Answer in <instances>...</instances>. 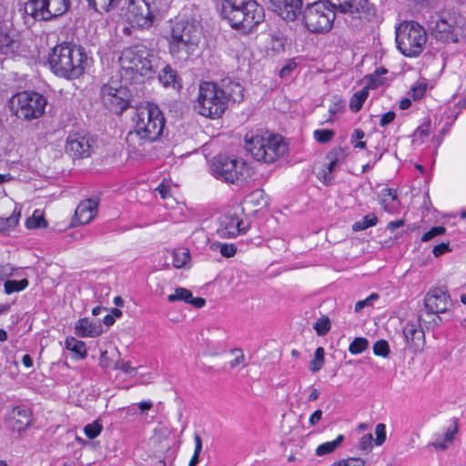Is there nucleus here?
<instances>
[{"instance_id": "obj_11", "label": "nucleus", "mask_w": 466, "mask_h": 466, "mask_svg": "<svg viewBox=\"0 0 466 466\" xmlns=\"http://www.w3.org/2000/svg\"><path fill=\"white\" fill-rule=\"evenodd\" d=\"M46 106V97L35 91H24L13 96L10 107L17 118L32 120L39 118Z\"/></svg>"}, {"instance_id": "obj_26", "label": "nucleus", "mask_w": 466, "mask_h": 466, "mask_svg": "<svg viewBox=\"0 0 466 466\" xmlns=\"http://www.w3.org/2000/svg\"><path fill=\"white\" fill-rule=\"evenodd\" d=\"M76 334L82 338H94L97 337L102 332L100 325L91 322L88 319L84 318L79 319L75 325Z\"/></svg>"}, {"instance_id": "obj_8", "label": "nucleus", "mask_w": 466, "mask_h": 466, "mask_svg": "<svg viewBox=\"0 0 466 466\" xmlns=\"http://www.w3.org/2000/svg\"><path fill=\"white\" fill-rule=\"evenodd\" d=\"M460 15L451 11H441L432 14L428 22L431 35L443 43H458L462 34Z\"/></svg>"}, {"instance_id": "obj_2", "label": "nucleus", "mask_w": 466, "mask_h": 466, "mask_svg": "<svg viewBox=\"0 0 466 466\" xmlns=\"http://www.w3.org/2000/svg\"><path fill=\"white\" fill-rule=\"evenodd\" d=\"M221 15L232 28L248 34L264 20V10L256 0H223Z\"/></svg>"}, {"instance_id": "obj_12", "label": "nucleus", "mask_w": 466, "mask_h": 466, "mask_svg": "<svg viewBox=\"0 0 466 466\" xmlns=\"http://www.w3.org/2000/svg\"><path fill=\"white\" fill-rule=\"evenodd\" d=\"M211 172L216 178L231 184L243 181L249 175L248 167L244 160L226 155H218L213 158Z\"/></svg>"}, {"instance_id": "obj_44", "label": "nucleus", "mask_w": 466, "mask_h": 466, "mask_svg": "<svg viewBox=\"0 0 466 466\" xmlns=\"http://www.w3.org/2000/svg\"><path fill=\"white\" fill-rule=\"evenodd\" d=\"M335 136V132L331 129H317L313 133L315 140L320 144L329 142Z\"/></svg>"}, {"instance_id": "obj_24", "label": "nucleus", "mask_w": 466, "mask_h": 466, "mask_svg": "<svg viewBox=\"0 0 466 466\" xmlns=\"http://www.w3.org/2000/svg\"><path fill=\"white\" fill-rule=\"evenodd\" d=\"M97 202L93 199H85L81 201L76 208L75 218L79 224L89 223L96 216Z\"/></svg>"}, {"instance_id": "obj_43", "label": "nucleus", "mask_w": 466, "mask_h": 466, "mask_svg": "<svg viewBox=\"0 0 466 466\" xmlns=\"http://www.w3.org/2000/svg\"><path fill=\"white\" fill-rule=\"evenodd\" d=\"M102 430V424L96 420L92 423L86 425L84 428V432L88 439L93 440L101 433Z\"/></svg>"}, {"instance_id": "obj_16", "label": "nucleus", "mask_w": 466, "mask_h": 466, "mask_svg": "<svg viewBox=\"0 0 466 466\" xmlns=\"http://www.w3.org/2000/svg\"><path fill=\"white\" fill-rule=\"evenodd\" d=\"M217 234L221 238H232L245 234L248 228L243 226V220L233 214H224L219 218Z\"/></svg>"}, {"instance_id": "obj_38", "label": "nucleus", "mask_w": 466, "mask_h": 466, "mask_svg": "<svg viewBox=\"0 0 466 466\" xmlns=\"http://www.w3.org/2000/svg\"><path fill=\"white\" fill-rule=\"evenodd\" d=\"M378 218L375 214H368L362 218L361 220L356 221L352 225V229L354 231H360L367 229L370 227H373L377 224Z\"/></svg>"}, {"instance_id": "obj_29", "label": "nucleus", "mask_w": 466, "mask_h": 466, "mask_svg": "<svg viewBox=\"0 0 466 466\" xmlns=\"http://www.w3.org/2000/svg\"><path fill=\"white\" fill-rule=\"evenodd\" d=\"M88 5L97 13H107L116 8L121 0H86Z\"/></svg>"}, {"instance_id": "obj_20", "label": "nucleus", "mask_w": 466, "mask_h": 466, "mask_svg": "<svg viewBox=\"0 0 466 466\" xmlns=\"http://www.w3.org/2000/svg\"><path fill=\"white\" fill-rule=\"evenodd\" d=\"M407 346L414 352L422 350L425 344V334L420 327V320L418 323L408 322L402 330Z\"/></svg>"}, {"instance_id": "obj_45", "label": "nucleus", "mask_w": 466, "mask_h": 466, "mask_svg": "<svg viewBox=\"0 0 466 466\" xmlns=\"http://www.w3.org/2000/svg\"><path fill=\"white\" fill-rule=\"evenodd\" d=\"M314 329L319 336L326 335L330 329V322L329 318H319L314 324Z\"/></svg>"}, {"instance_id": "obj_27", "label": "nucleus", "mask_w": 466, "mask_h": 466, "mask_svg": "<svg viewBox=\"0 0 466 466\" xmlns=\"http://www.w3.org/2000/svg\"><path fill=\"white\" fill-rule=\"evenodd\" d=\"M344 157V151L341 147H337L332 150H330L327 155V159L329 160V164L327 166V170H324L323 175V181L325 184L329 185L332 181V177L330 176V173H332L337 166L339 165V162L340 159H342Z\"/></svg>"}, {"instance_id": "obj_50", "label": "nucleus", "mask_w": 466, "mask_h": 466, "mask_svg": "<svg viewBox=\"0 0 466 466\" xmlns=\"http://www.w3.org/2000/svg\"><path fill=\"white\" fill-rule=\"evenodd\" d=\"M221 255L225 258H231L237 252V248L234 244L218 243Z\"/></svg>"}, {"instance_id": "obj_52", "label": "nucleus", "mask_w": 466, "mask_h": 466, "mask_svg": "<svg viewBox=\"0 0 466 466\" xmlns=\"http://www.w3.org/2000/svg\"><path fill=\"white\" fill-rule=\"evenodd\" d=\"M231 353L236 355L235 359L229 362L231 369L238 367L245 361V355L240 349H233L231 350Z\"/></svg>"}, {"instance_id": "obj_15", "label": "nucleus", "mask_w": 466, "mask_h": 466, "mask_svg": "<svg viewBox=\"0 0 466 466\" xmlns=\"http://www.w3.org/2000/svg\"><path fill=\"white\" fill-rule=\"evenodd\" d=\"M152 4L153 0H129L126 13L128 22L134 26L150 27L155 18Z\"/></svg>"}, {"instance_id": "obj_32", "label": "nucleus", "mask_w": 466, "mask_h": 466, "mask_svg": "<svg viewBox=\"0 0 466 466\" xmlns=\"http://www.w3.org/2000/svg\"><path fill=\"white\" fill-rule=\"evenodd\" d=\"M344 441L343 435H339L334 441H327L318 446L316 449L317 456H324L332 453Z\"/></svg>"}, {"instance_id": "obj_55", "label": "nucleus", "mask_w": 466, "mask_h": 466, "mask_svg": "<svg viewBox=\"0 0 466 466\" xmlns=\"http://www.w3.org/2000/svg\"><path fill=\"white\" fill-rule=\"evenodd\" d=\"M297 64L293 60H289L287 64L280 69L279 76L281 78L287 77L296 68Z\"/></svg>"}, {"instance_id": "obj_60", "label": "nucleus", "mask_w": 466, "mask_h": 466, "mask_svg": "<svg viewBox=\"0 0 466 466\" xmlns=\"http://www.w3.org/2000/svg\"><path fill=\"white\" fill-rule=\"evenodd\" d=\"M457 431H458V425L455 422L453 428L447 429V431H446V432H445V434L443 436L445 438V442L452 443V441L454 440V436L457 433Z\"/></svg>"}, {"instance_id": "obj_23", "label": "nucleus", "mask_w": 466, "mask_h": 466, "mask_svg": "<svg viewBox=\"0 0 466 466\" xmlns=\"http://www.w3.org/2000/svg\"><path fill=\"white\" fill-rule=\"evenodd\" d=\"M9 427L12 431H21L31 424V412L26 407H15L9 414Z\"/></svg>"}, {"instance_id": "obj_47", "label": "nucleus", "mask_w": 466, "mask_h": 466, "mask_svg": "<svg viewBox=\"0 0 466 466\" xmlns=\"http://www.w3.org/2000/svg\"><path fill=\"white\" fill-rule=\"evenodd\" d=\"M365 463L366 461L362 458L351 457L348 459L339 460L331 464L330 466H364Z\"/></svg>"}, {"instance_id": "obj_19", "label": "nucleus", "mask_w": 466, "mask_h": 466, "mask_svg": "<svg viewBox=\"0 0 466 466\" xmlns=\"http://www.w3.org/2000/svg\"><path fill=\"white\" fill-rule=\"evenodd\" d=\"M449 295L442 288L431 289L425 296L424 307L428 313L439 314L447 310Z\"/></svg>"}, {"instance_id": "obj_62", "label": "nucleus", "mask_w": 466, "mask_h": 466, "mask_svg": "<svg viewBox=\"0 0 466 466\" xmlns=\"http://www.w3.org/2000/svg\"><path fill=\"white\" fill-rule=\"evenodd\" d=\"M99 365L103 368V369H108L110 368L111 366V361L110 360L108 359L107 357V351L105 350L101 353L100 355V359H99Z\"/></svg>"}, {"instance_id": "obj_3", "label": "nucleus", "mask_w": 466, "mask_h": 466, "mask_svg": "<svg viewBox=\"0 0 466 466\" xmlns=\"http://www.w3.org/2000/svg\"><path fill=\"white\" fill-rule=\"evenodd\" d=\"M135 130L127 135V142L130 147L136 148L137 139L144 142L157 140L162 134L165 119L157 106L147 104L136 109L133 116Z\"/></svg>"}, {"instance_id": "obj_59", "label": "nucleus", "mask_w": 466, "mask_h": 466, "mask_svg": "<svg viewBox=\"0 0 466 466\" xmlns=\"http://www.w3.org/2000/svg\"><path fill=\"white\" fill-rule=\"evenodd\" d=\"M395 118V113L393 111H389L383 114L380 119V125L381 127H385L391 123Z\"/></svg>"}, {"instance_id": "obj_22", "label": "nucleus", "mask_w": 466, "mask_h": 466, "mask_svg": "<svg viewBox=\"0 0 466 466\" xmlns=\"http://www.w3.org/2000/svg\"><path fill=\"white\" fill-rule=\"evenodd\" d=\"M21 42L14 30L0 28V55L5 56H15L20 48Z\"/></svg>"}, {"instance_id": "obj_63", "label": "nucleus", "mask_w": 466, "mask_h": 466, "mask_svg": "<svg viewBox=\"0 0 466 466\" xmlns=\"http://www.w3.org/2000/svg\"><path fill=\"white\" fill-rule=\"evenodd\" d=\"M321 417H322V410H315L309 417V424L311 426H314L316 425L320 420H321Z\"/></svg>"}, {"instance_id": "obj_61", "label": "nucleus", "mask_w": 466, "mask_h": 466, "mask_svg": "<svg viewBox=\"0 0 466 466\" xmlns=\"http://www.w3.org/2000/svg\"><path fill=\"white\" fill-rule=\"evenodd\" d=\"M451 443V442H445V438L442 437L441 439H437L434 442L431 443V445L438 450H446Z\"/></svg>"}, {"instance_id": "obj_21", "label": "nucleus", "mask_w": 466, "mask_h": 466, "mask_svg": "<svg viewBox=\"0 0 466 466\" xmlns=\"http://www.w3.org/2000/svg\"><path fill=\"white\" fill-rule=\"evenodd\" d=\"M276 13L284 20L295 21L301 12L302 0H268Z\"/></svg>"}, {"instance_id": "obj_14", "label": "nucleus", "mask_w": 466, "mask_h": 466, "mask_svg": "<svg viewBox=\"0 0 466 466\" xmlns=\"http://www.w3.org/2000/svg\"><path fill=\"white\" fill-rule=\"evenodd\" d=\"M103 105L111 112L120 115L129 106L130 92L126 86L106 84L101 87Z\"/></svg>"}, {"instance_id": "obj_39", "label": "nucleus", "mask_w": 466, "mask_h": 466, "mask_svg": "<svg viewBox=\"0 0 466 466\" xmlns=\"http://www.w3.org/2000/svg\"><path fill=\"white\" fill-rule=\"evenodd\" d=\"M28 286V280L23 279L21 280L8 279L5 282V291L6 294H12L25 289Z\"/></svg>"}, {"instance_id": "obj_41", "label": "nucleus", "mask_w": 466, "mask_h": 466, "mask_svg": "<svg viewBox=\"0 0 466 466\" xmlns=\"http://www.w3.org/2000/svg\"><path fill=\"white\" fill-rule=\"evenodd\" d=\"M368 346L369 341L367 339L362 337L355 338L349 346V351L354 355L360 354L368 349Z\"/></svg>"}, {"instance_id": "obj_31", "label": "nucleus", "mask_w": 466, "mask_h": 466, "mask_svg": "<svg viewBox=\"0 0 466 466\" xmlns=\"http://www.w3.org/2000/svg\"><path fill=\"white\" fill-rule=\"evenodd\" d=\"M368 96V87H363L362 89L354 93L350 101V109L354 113L360 111L363 106V103L366 101Z\"/></svg>"}, {"instance_id": "obj_5", "label": "nucleus", "mask_w": 466, "mask_h": 466, "mask_svg": "<svg viewBox=\"0 0 466 466\" xmlns=\"http://www.w3.org/2000/svg\"><path fill=\"white\" fill-rule=\"evenodd\" d=\"M245 147L256 160L265 163H273L288 150L281 136L259 130L246 134Z\"/></svg>"}, {"instance_id": "obj_46", "label": "nucleus", "mask_w": 466, "mask_h": 466, "mask_svg": "<svg viewBox=\"0 0 466 466\" xmlns=\"http://www.w3.org/2000/svg\"><path fill=\"white\" fill-rule=\"evenodd\" d=\"M373 352L377 356L387 357L390 354L389 343L385 339H380L373 345Z\"/></svg>"}, {"instance_id": "obj_30", "label": "nucleus", "mask_w": 466, "mask_h": 466, "mask_svg": "<svg viewBox=\"0 0 466 466\" xmlns=\"http://www.w3.org/2000/svg\"><path fill=\"white\" fill-rule=\"evenodd\" d=\"M66 348L76 353L78 359H85L87 356V350L86 343L82 340H78L74 337L66 338Z\"/></svg>"}, {"instance_id": "obj_49", "label": "nucleus", "mask_w": 466, "mask_h": 466, "mask_svg": "<svg viewBox=\"0 0 466 466\" xmlns=\"http://www.w3.org/2000/svg\"><path fill=\"white\" fill-rule=\"evenodd\" d=\"M430 131H431V121L427 120L416 128L413 136L416 138L423 139L424 137H426L430 135Z\"/></svg>"}, {"instance_id": "obj_17", "label": "nucleus", "mask_w": 466, "mask_h": 466, "mask_svg": "<svg viewBox=\"0 0 466 466\" xmlns=\"http://www.w3.org/2000/svg\"><path fill=\"white\" fill-rule=\"evenodd\" d=\"M218 93L224 97L225 104L228 106L230 102H241L244 97V87L242 85L230 77H225L218 82H215Z\"/></svg>"}, {"instance_id": "obj_6", "label": "nucleus", "mask_w": 466, "mask_h": 466, "mask_svg": "<svg viewBox=\"0 0 466 466\" xmlns=\"http://www.w3.org/2000/svg\"><path fill=\"white\" fill-rule=\"evenodd\" d=\"M200 29L193 22L177 21L168 37L169 53L178 60H187L198 49Z\"/></svg>"}, {"instance_id": "obj_53", "label": "nucleus", "mask_w": 466, "mask_h": 466, "mask_svg": "<svg viewBox=\"0 0 466 466\" xmlns=\"http://www.w3.org/2000/svg\"><path fill=\"white\" fill-rule=\"evenodd\" d=\"M372 435L365 434L360 438L359 448L362 451H370L372 447Z\"/></svg>"}, {"instance_id": "obj_48", "label": "nucleus", "mask_w": 466, "mask_h": 466, "mask_svg": "<svg viewBox=\"0 0 466 466\" xmlns=\"http://www.w3.org/2000/svg\"><path fill=\"white\" fill-rule=\"evenodd\" d=\"M446 232V228L442 226H437L431 228L429 231L423 234L421 237L422 242H428L437 236L443 235Z\"/></svg>"}, {"instance_id": "obj_42", "label": "nucleus", "mask_w": 466, "mask_h": 466, "mask_svg": "<svg viewBox=\"0 0 466 466\" xmlns=\"http://www.w3.org/2000/svg\"><path fill=\"white\" fill-rule=\"evenodd\" d=\"M21 216L20 208H15L12 214L6 218H0L1 226L3 228H15L19 221Z\"/></svg>"}, {"instance_id": "obj_54", "label": "nucleus", "mask_w": 466, "mask_h": 466, "mask_svg": "<svg viewBox=\"0 0 466 466\" xmlns=\"http://www.w3.org/2000/svg\"><path fill=\"white\" fill-rule=\"evenodd\" d=\"M427 89V84L420 83L417 86H414L411 89L413 99L417 100L423 96Z\"/></svg>"}, {"instance_id": "obj_28", "label": "nucleus", "mask_w": 466, "mask_h": 466, "mask_svg": "<svg viewBox=\"0 0 466 466\" xmlns=\"http://www.w3.org/2000/svg\"><path fill=\"white\" fill-rule=\"evenodd\" d=\"M380 204L383 209L389 213H394L398 204V195L396 189L383 188L380 194Z\"/></svg>"}, {"instance_id": "obj_9", "label": "nucleus", "mask_w": 466, "mask_h": 466, "mask_svg": "<svg viewBox=\"0 0 466 466\" xmlns=\"http://www.w3.org/2000/svg\"><path fill=\"white\" fill-rule=\"evenodd\" d=\"M427 41L426 31L418 22L405 21L396 28V43L405 56H419Z\"/></svg>"}, {"instance_id": "obj_33", "label": "nucleus", "mask_w": 466, "mask_h": 466, "mask_svg": "<svg viewBox=\"0 0 466 466\" xmlns=\"http://www.w3.org/2000/svg\"><path fill=\"white\" fill-rule=\"evenodd\" d=\"M285 42L286 38L282 34L271 33L269 34L268 48L271 50L274 55L279 54L285 50Z\"/></svg>"}, {"instance_id": "obj_56", "label": "nucleus", "mask_w": 466, "mask_h": 466, "mask_svg": "<svg viewBox=\"0 0 466 466\" xmlns=\"http://www.w3.org/2000/svg\"><path fill=\"white\" fill-rule=\"evenodd\" d=\"M450 248H449V243H441V244H438L436 245L433 249H432V254L438 258L441 255H443L444 253L450 251Z\"/></svg>"}, {"instance_id": "obj_4", "label": "nucleus", "mask_w": 466, "mask_h": 466, "mask_svg": "<svg viewBox=\"0 0 466 466\" xmlns=\"http://www.w3.org/2000/svg\"><path fill=\"white\" fill-rule=\"evenodd\" d=\"M153 51L145 45L137 44L126 47L119 56L121 76L128 82H140V77L154 72Z\"/></svg>"}, {"instance_id": "obj_35", "label": "nucleus", "mask_w": 466, "mask_h": 466, "mask_svg": "<svg viewBox=\"0 0 466 466\" xmlns=\"http://www.w3.org/2000/svg\"><path fill=\"white\" fill-rule=\"evenodd\" d=\"M25 226L28 228H42L47 227V222L40 210L36 209L34 211L32 217L26 219Z\"/></svg>"}, {"instance_id": "obj_7", "label": "nucleus", "mask_w": 466, "mask_h": 466, "mask_svg": "<svg viewBox=\"0 0 466 466\" xmlns=\"http://www.w3.org/2000/svg\"><path fill=\"white\" fill-rule=\"evenodd\" d=\"M336 13H339L338 9L324 0L308 4L300 12L304 26L313 34L329 32L333 27Z\"/></svg>"}, {"instance_id": "obj_57", "label": "nucleus", "mask_w": 466, "mask_h": 466, "mask_svg": "<svg viewBox=\"0 0 466 466\" xmlns=\"http://www.w3.org/2000/svg\"><path fill=\"white\" fill-rule=\"evenodd\" d=\"M344 107H345L344 102L339 100L338 102L333 103L329 106V113L330 116H333L337 115L338 113L342 112Z\"/></svg>"}, {"instance_id": "obj_37", "label": "nucleus", "mask_w": 466, "mask_h": 466, "mask_svg": "<svg viewBox=\"0 0 466 466\" xmlns=\"http://www.w3.org/2000/svg\"><path fill=\"white\" fill-rule=\"evenodd\" d=\"M245 202L252 204L256 207L265 206L267 204V198L263 189H256L245 198Z\"/></svg>"}, {"instance_id": "obj_51", "label": "nucleus", "mask_w": 466, "mask_h": 466, "mask_svg": "<svg viewBox=\"0 0 466 466\" xmlns=\"http://www.w3.org/2000/svg\"><path fill=\"white\" fill-rule=\"evenodd\" d=\"M375 443L377 445H381L384 443L386 440V426L383 423H379L375 428Z\"/></svg>"}, {"instance_id": "obj_10", "label": "nucleus", "mask_w": 466, "mask_h": 466, "mask_svg": "<svg viewBox=\"0 0 466 466\" xmlns=\"http://www.w3.org/2000/svg\"><path fill=\"white\" fill-rule=\"evenodd\" d=\"M215 82L204 81L199 84L193 108L199 115L209 118H219L228 108L224 97L218 93Z\"/></svg>"}, {"instance_id": "obj_64", "label": "nucleus", "mask_w": 466, "mask_h": 466, "mask_svg": "<svg viewBox=\"0 0 466 466\" xmlns=\"http://www.w3.org/2000/svg\"><path fill=\"white\" fill-rule=\"evenodd\" d=\"M188 304H191L192 306H194L197 309H201L206 305V300L203 298H200V297L194 298L192 296V299H189Z\"/></svg>"}, {"instance_id": "obj_34", "label": "nucleus", "mask_w": 466, "mask_h": 466, "mask_svg": "<svg viewBox=\"0 0 466 466\" xmlns=\"http://www.w3.org/2000/svg\"><path fill=\"white\" fill-rule=\"evenodd\" d=\"M324 363H325V350L322 347H319L316 349L314 357L310 360L309 370L313 373H316L322 369Z\"/></svg>"}, {"instance_id": "obj_13", "label": "nucleus", "mask_w": 466, "mask_h": 466, "mask_svg": "<svg viewBox=\"0 0 466 466\" xmlns=\"http://www.w3.org/2000/svg\"><path fill=\"white\" fill-rule=\"evenodd\" d=\"M68 6L67 0H28L25 13L35 20L48 21L64 15Z\"/></svg>"}, {"instance_id": "obj_58", "label": "nucleus", "mask_w": 466, "mask_h": 466, "mask_svg": "<svg viewBox=\"0 0 466 466\" xmlns=\"http://www.w3.org/2000/svg\"><path fill=\"white\" fill-rule=\"evenodd\" d=\"M115 369L122 370L126 374H131L136 370L135 368H133L129 362H116L115 364Z\"/></svg>"}, {"instance_id": "obj_18", "label": "nucleus", "mask_w": 466, "mask_h": 466, "mask_svg": "<svg viewBox=\"0 0 466 466\" xmlns=\"http://www.w3.org/2000/svg\"><path fill=\"white\" fill-rule=\"evenodd\" d=\"M66 152L74 158L89 157L91 154L89 138L78 133L69 134L66 139Z\"/></svg>"}, {"instance_id": "obj_40", "label": "nucleus", "mask_w": 466, "mask_h": 466, "mask_svg": "<svg viewBox=\"0 0 466 466\" xmlns=\"http://www.w3.org/2000/svg\"><path fill=\"white\" fill-rule=\"evenodd\" d=\"M190 299H192V292L189 289L181 287L177 288L175 289V293L167 296V300L171 303L177 300L188 303Z\"/></svg>"}, {"instance_id": "obj_36", "label": "nucleus", "mask_w": 466, "mask_h": 466, "mask_svg": "<svg viewBox=\"0 0 466 466\" xmlns=\"http://www.w3.org/2000/svg\"><path fill=\"white\" fill-rule=\"evenodd\" d=\"M173 266L177 268L184 267L189 260V250L187 248H177L172 252Z\"/></svg>"}, {"instance_id": "obj_1", "label": "nucleus", "mask_w": 466, "mask_h": 466, "mask_svg": "<svg viewBox=\"0 0 466 466\" xmlns=\"http://www.w3.org/2000/svg\"><path fill=\"white\" fill-rule=\"evenodd\" d=\"M51 71L65 79H76L88 65L87 55L81 46L64 42L54 46L48 56Z\"/></svg>"}, {"instance_id": "obj_25", "label": "nucleus", "mask_w": 466, "mask_h": 466, "mask_svg": "<svg viewBox=\"0 0 466 466\" xmlns=\"http://www.w3.org/2000/svg\"><path fill=\"white\" fill-rule=\"evenodd\" d=\"M158 80L163 85V86L167 88H172L174 90L179 91L182 87L177 71L174 70L169 65L165 66L164 68L161 69L158 74Z\"/></svg>"}]
</instances>
